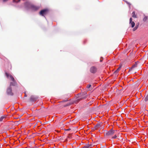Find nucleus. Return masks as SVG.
I'll use <instances>...</instances> for the list:
<instances>
[{"label":"nucleus","mask_w":148,"mask_h":148,"mask_svg":"<svg viewBox=\"0 0 148 148\" xmlns=\"http://www.w3.org/2000/svg\"><path fill=\"white\" fill-rule=\"evenodd\" d=\"M103 58H101V59H100V61L102 62L103 60Z\"/></svg>","instance_id":"f3484780"},{"label":"nucleus","mask_w":148,"mask_h":148,"mask_svg":"<svg viewBox=\"0 0 148 148\" xmlns=\"http://www.w3.org/2000/svg\"><path fill=\"white\" fill-rule=\"evenodd\" d=\"M4 118V116H2L1 117V118H0V121H2L3 120Z\"/></svg>","instance_id":"ddd939ff"},{"label":"nucleus","mask_w":148,"mask_h":148,"mask_svg":"<svg viewBox=\"0 0 148 148\" xmlns=\"http://www.w3.org/2000/svg\"><path fill=\"white\" fill-rule=\"evenodd\" d=\"M5 75L8 78H10L11 79L12 82H11L10 83V86L8 88L7 90V92L8 94L10 95H12L13 93L12 92V89L11 87V86H15L16 84V82L14 80V77L11 74L8 73H5Z\"/></svg>","instance_id":"f257e3e1"},{"label":"nucleus","mask_w":148,"mask_h":148,"mask_svg":"<svg viewBox=\"0 0 148 148\" xmlns=\"http://www.w3.org/2000/svg\"><path fill=\"white\" fill-rule=\"evenodd\" d=\"M100 127L99 124H97L95 127L94 128L95 130L98 129Z\"/></svg>","instance_id":"6e6552de"},{"label":"nucleus","mask_w":148,"mask_h":148,"mask_svg":"<svg viewBox=\"0 0 148 148\" xmlns=\"http://www.w3.org/2000/svg\"><path fill=\"white\" fill-rule=\"evenodd\" d=\"M132 16L134 18H136V16L135 14V12H133L132 13Z\"/></svg>","instance_id":"1a4fd4ad"},{"label":"nucleus","mask_w":148,"mask_h":148,"mask_svg":"<svg viewBox=\"0 0 148 148\" xmlns=\"http://www.w3.org/2000/svg\"><path fill=\"white\" fill-rule=\"evenodd\" d=\"M130 23L131 24V26L132 27H134L135 25V23L133 21H132V18H131L130 19Z\"/></svg>","instance_id":"423d86ee"},{"label":"nucleus","mask_w":148,"mask_h":148,"mask_svg":"<svg viewBox=\"0 0 148 148\" xmlns=\"http://www.w3.org/2000/svg\"><path fill=\"white\" fill-rule=\"evenodd\" d=\"M90 71L91 72L94 73L96 71V69L94 67H92L90 68Z\"/></svg>","instance_id":"39448f33"},{"label":"nucleus","mask_w":148,"mask_h":148,"mask_svg":"<svg viewBox=\"0 0 148 148\" xmlns=\"http://www.w3.org/2000/svg\"><path fill=\"white\" fill-rule=\"evenodd\" d=\"M147 19V17L145 16L143 18V20L144 21H145Z\"/></svg>","instance_id":"f8f14e48"},{"label":"nucleus","mask_w":148,"mask_h":148,"mask_svg":"<svg viewBox=\"0 0 148 148\" xmlns=\"http://www.w3.org/2000/svg\"><path fill=\"white\" fill-rule=\"evenodd\" d=\"M90 87H91V85H88L87 86V87L88 88H89Z\"/></svg>","instance_id":"2eb2a0df"},{"label":"nucleus","mask_w":148,"mask_h":148,"mask_svg":"<svg viewBox=\"0 0 148 148\" xmlns=\"http://www.w3.org/2000/svg\"><path fill=\"white\" fill-rule=\"evenodd\" d=\"M117 137V136L116 135H115L114 136H112V139H115Z\"/></svg>","instance_id":"9d476101"},{"label":"nucleus","mask_w":148,"mask_h":148,"mask_svg":"<svg viewBox=\"0 0 148 148\" xmlns=\"http://www.w3.org/2000/svg\"><path fill=\"white\" fill-rule=\"evenodd\" d=\"M120 67H119L117 69V70H116V71H119L120 69Z\"/></svg>","instance_id":"dca6fc26"},{"label":"nucleus","mask_w":148,"mask_h":148,"mask_svg":"<svg viewBox=\"0 0 148 148\" xmlns=\"http://www.w3.org/2000/svg\"><path fill=\"white\" fill-rule=\"evenodd\" d=\"M114 132L115 130L112 129L106 133V135L108 136H112L114 134Z\"/></svg>","instance_id":"7ed1b4c3"},{"label":"nucleus","mask_w":148,"mask_h":148,"mask_svg":"<svg viewBox=\"0 0 148 148\" xmlns=\"http://www.w3.org/2000/svg\"><path fill=\"white\" fill-rule=\"evenodd\" d=\"M25 5L26 8L31 9L34 11L37 10L39 8V7L35 6L27 1L25 3Z\"/></svg>","instance_id":"f03ea898"},{"label":"nucleus","mask_w":148,"mask_h":148,"mask_svg":"<svg viewBox=\"0 0 148 148\" xmlns=\"http://www.w3.org/2000/svg\"><path fill=\"white\" fill-rule=\"evenodd\" d=\"M48 11V10L47 9L42 10L40 12V15L43 16L47 13Z\"/></svg>","instance_id":"20e7f679"},{"label":"nucleus","mask_w":148,"mask_h":148,"mask_svg":"<svg viewBox=\"0 0 148 148\" xmlns=\"http://www.w3.org/2000/svg\"><path fill=\"white\" fill-rule=\"evenodd\" d=\"M138 28V27H136V26L134 27V29H133V30L134 31H135L136 29H137V28Z\"/></svg>","instance_id":"4468645a"},{"label":"nucleus","mask_w":148,"mask_h":148,"mask_svg":"<svg viewBox=\"0 0 148 148\" xmlns=\"http://www.w3.org/2000/svg\"><path fill=\"white\" fill-rule=\"evenodd\" d=\"M148 100V95L145 98V100L146 101Z\"/></svg>","instance_id":"9b49d317"},{"label":"nucleus","mask_w":148,"mask_h":148,"mask_svg":"<svg viewBox=\"0 0 148 148\" xmlns=\"http://www.w3.org/2000/svg\"><path fill=\"white\" fill-rule=\"evenodd\" d=\"M92 146V145L91 144L89 145V144H87L85 145L82 148H89Z\"/></svg>","instance_id":"0eeeda50"}]
</instances>
